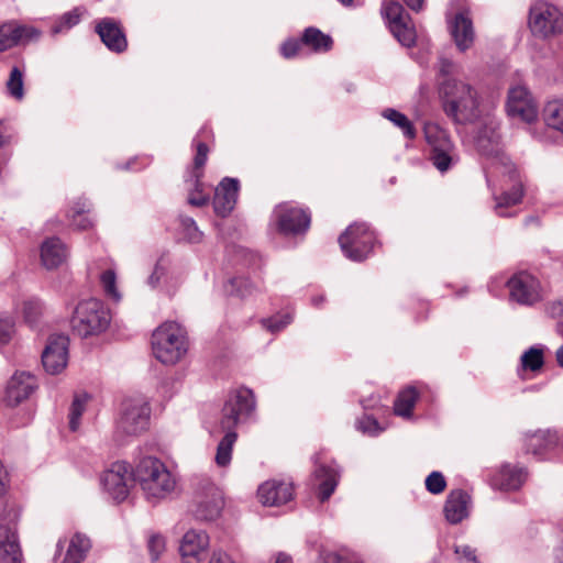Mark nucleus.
<instances>
[{
  "label": "nucleus",
  "instance_id": "obj_60",
  "mask_svg": "<svg viewBox=\"0 0 563 563\" xmlns=\"http://www.w3.org/2000/svg\"><path fill=\"white\" fill-rule=\"evenodd\" d=\"M405 4L415 12H420L424 8L426 0H402Z\"/></svg>",
  "mask_w": 563,
  "mask_h": 563
},
{
  "label": "nucleus",
  "instance_id": "obj_23",
  "mask_svg": "<svg viewBox=\"0 0 563 563\" xmlns=\"http://www.w3.org/2000/svg\"><path fill=\"white\" fill-rule=\"evenodd\" d=\"M0 563H21L18 538L9 525H0Z\"/></svg>",
  "mask_w": 563,
  "mask_h": 563
},
{
  "label": "nucleus",
  "instance_id": "obj_6",
  "mask_svg": "<svg viewBox=\"0 0 563 563\" xmlns=\"http://www.w3.org/2000/svg\"><path fill=\"white\" fill-rule=\"evenodd\" d=\"M224 507L222 492L210 481L197 483L190 506L194 517L203 522L217 520Z\"/></svg>",
  "mask_w": 563,
  "mask_h": 563
},
{
  "label": "nucleus",
  "instance_id": "obj_19",
  "mask_svg": "<svg viewBox=\"0 0 563 563\" xmlns=\"http://www.w3.org/2000/svg\"><path fill=\"white\" fill-rule=\"evenodd\" d=\"M257 496L264 506L279 507L292 499L294 487L291 483L272 479L258 487Z\"/></svg>",
  "mask_w": 563,
  "mask_h": 563
},
{
  "label": "nucleus",
  "instance_id": "obj_44",
  "mask_svg": "<svg viewBox=\"0 0 563 563\" xmlns=\"http://www.w3.org/2000/svg\"><path fill=\"white\" fill-rule=\"evenodd\" d=\"M85 203H76L71 209V213L69 218L71 219V224L78 230H88L92 227L91 220L85 214L86 213Z\"/></svg>",
  "mask_w": 563,
  "mask_h": 563
},
{
  "label": "nucleus",
  "instance_id": "obj_8",
  "mask_svg": "<svg viewBox=\"0 0 563 563\" xmlns=\"http://www.w3.org/2000/svg\"><path fill=\"white\" fill-rule=\"evenodd\" d=\"M376 238L364 223L351 224L340 236L339 244L344 255L354 262H362L371 254Z\"/></svg>",
  "mask_w": 563,
  "mask_h": 563
},
{
  "label": "nucleus",
  "instance_id": "obj_45",
  "mask_svg": "<svg viewBox=\"0 0 563 563\" xmlns=\"http://www.w3.org/2000/svg\"><path fill=\"white\" fill-rule=\"evenodd\" d=\"M15 27L18 29L15 35L18 37V45L27 44L32 41H37L41 36V31L34 26L20 24L19 22L15 21Z\"/></svg>",
  "mask_w": 563,
  "mask_h": 563
},
{
  "label": "nucleus",
  "instance_id": "obj_26",
  "mask_svg": "<svg viewBox=\"0 0 563 563\" xmlns=\"http://www.w3.org/2000/svg\"><path fill=\"white\" fill-rule=\"evenodd\" d=\"M509 178L514 181L511 189L506 190L499 196L495 197V210L499 217L507 216L505 212H503V209L520 203L523 198V186L521 181L518 180V173L515 168L509 169Z\"/></svg>",
  "mask_w": 563,
  "mask_h": 563
},
{
  "label": "nucleus",
  "instance_id": "obj_13",
  "mask_svg": "<svg viewBox=\"0 0 563 563\" xmlns=\"http://www.w3.org/2000/svg\"><path fill=\"white\" fill-rule=\"evenodd\" d=\"M133 478V472L130 471L125 462H115L111 467L103 472L101 483L108 494L117 501H122L129 494V482Z\"/></svg>",
  "mask_w": 563,
  "mask_h": 563
},
{
  "label": "nucleus",
  "instance_id": "obj_18",
  "mask_svg": "<svg viewBox=\"0 0 563 563\" xmlns=\"http://www.w3.org/2000/svg\"><path fill=\"white\" fill-rule=\"evenodd\" d=\"M106 47L117 54L128 48V40L120 22L111 18L101 19L95 27Z\"/></svg>",
  "mask_w": 563,
  "mask_h": 563
},
{
  "label": "nucleus",
  "instance_id": "obj_63",
  "mask_svg": "<svg viewBox=\"0 0 563 563\" xmlns=\"http://www.w3.org/2000/svg\"><path fill=\"white\" fill-rule=\"evenodd\" d=\"M555 356L558 364L563 367V345L556 351Z\"/></svg>",
  "mask_w": 563,
  "mask_h": 563
},
{
  "label": "nucleus",
  "instance_id": "obj_4",
  "mask_svg": "<svg viewBox=\"0 0 563 563\" xmlns=\"http://www.w3.org/2000/svg\"><path fill=\"white\" fill-rule=\"evenodd\" d=\"M151 407L141 397L124 399L121 405L120 417L117 421L114 439L118 443H124L129 438L137 437L150 424Z\"/></svg>",
  "mask_w": 563,
  "mask_h": 563
},
{
  "label": "nucleus",
  "instance_id": "obj_30",
  "mask_svg": "<svg viewBox=\"0 0 563 563\" xmlns=\"http://www.w3.org/2000/svg\"><path fill=\"white\" fill-rule=\"evenodd\" d=\"M301 43L317 53L329 52L333 46L332 37L313 26H309L303 31Z\"/></svg>",
  "mask_w": 563,
  "mask_h": 563
},
{
  "label": "nucleus",
  "instance_id": "obj_16",
  "mask_svg": "<svg viewBox=\"0 0 563 563\" xmlns=\"http://www.w3.org/2000/svg\"><path fill=\"white\" fill-rule=\"evenodd\" d=\"M277 228L284 234H299L308 230L310 214L300 208L282 203L276 207Z\"/></svg>",
  "mask_w": 563,
  "mask_h": 563
},
{
  "label": "nucleus",
  "instance_id": "obj_1",
  "mask_svg": "<svg viewBox=\"0 0 563 563\" xmlns=\"http://www.w3.org/2000/svg\"><path fill=\"white\" fill-rule=\"evenodd\" d=\"M440 97L445 114L455 124L474 122L479 117V97L470 84L449 78L441 84Z\"/></svg>",
  "mask_w": 563,
  "mask_h": 563
},
{
  "label": "nucleus",
  "instance_id": "obj_42",
  "mask_svg": "<svg viewBox=\"0 0 563 563\" xmlns=\"http://www.w3.org/2000/svg\"><path fill=\"white\" fill-rule=\"evenodd\" d=\"M499 136L494 134L492 136L486 135V131L479 133L476 139L477 150L486 156H494L498 154Z\"/></svg>",
  "mask_w": 563,
  "mask_h": 563
},
{
  "label": "nucleus",
  "instance_id": "obj_48",
  "mask_svg": "<svg viewBox=\"0 0 563 563\" xmlns=\"http://www.w3.org/2000/svg\"><path fill=\"white\" fill-rule=\"evenodd\" d=\"M188 183H190V186L192 189L190 190L188 195V203L194 207H203L209 202V197L203 194V184L200 180V186L197 188L192 181L191 177L187 179Z\"/></svg>",
  "mask_w": 563,
  "mask_h": 563
},
{
  "label": "nucleus",
  "instance_id": "obj_17",
  "mask_svg": "<svg viewBox=\"0 0 563 563\" xmlns=\"http://www.w3.org/2000/svg\"><path fill=\"white\" fill-rule=\"evenodd\" d=\"M507 112L511 118L531 123L537 119V107L525 86H516L508 92Z\"/></svg>",
  "mask_w": 563,
  "mask_h": 563
},
{
  "label": "nucleus",
  "instance_id": "obj_29",
  "mask_svg": "<svg viewBox=\"0 0 563 563\" xmlns=\"http://www.w3.org/2000/svg\"><path fill=\"white\" fill-rule=\"evenodd\" d=\"M525 479L526 473L523 470H517L507 465L493 478V486L501 490H515L522 485Z\"/></svg>",
  "mask_w": 563,
  "mask_h": 563
},
{
  "label": "nucleus",
  "instance_id": "obj_64",
  "mask_svg": "<svg viewBox=\"0 0 563 563\" xmlns=\"http://www.w3.org/2000/svg\"><path fill=\"white\" fill-rule=\"evenodd\" d=\"M555 556L560 561V563H563V545L556 549Z\"/></svg>",
  "mask_w": 563,
  "mask_h": 563
},
{
  "label": "nucleus",
  "instance_id": "obj_22",
  "mask_svg": "<svg viewBox=\"0 0 563 563\" xmlns=\"http://www.w3.org/2000/svg\"><path fill=\"white\" fill-rule=\"evenodd\" d=\"M470 495L463 489L451 490L444 503V516L451 525H457L468 516Z\"/></svg>",
  "mask_w": 563,
  "mask_h": 563
},
{
  "label": "nucleus",
  "instance_id": "obj_37",
  "mask_svg": "<svg viewBox=\"0 0 563 563\" xmlns=\"http://www.w3.org/2000/svg\"><path fill=\"white\" fill-rule=\"evenodd\" d=\"M209 147L206 143L200 142L197 144V153L194 158V167L190 172L191 181L198 188L200 186V179L203 176V166L207 162Z\"/></svg>",
  "mask_w": 563,
  "mask_h": 563
},
{
  "label": "nucleus",
  "instance_id": "obj_51",
  "mask_svg": "<svg viewBox=\"0 0 563 563\" xmlns=\"http://www.w3.org/2000/svg\"><path fill=\"white\" fill-rule=\"evenodd\" d=\"M147 548L152 561L158 560L159 555L165 550V540L161 534H152L148 539Z\"/></svg>",
  "mask_w": 563,
  "mask_h": 563
},
{
  "label": "nucleus",
  "instance_id": "obj_33",
  "mask_svg": "<svg viewBox=\"0 0 563 563\" xmlns=\"http://www.w3.org/2000/svg\"><path fill=\"white\" fill-rule=\"evenodd\" d=\"M225 432L217 446L216 463L218 466L224 467L231 462V454L234 443L236 442L238 434L234 429H221Z\"/></svg>",
  "mask_w": 563,
  "mask_h": 563
},
{
  "label": "nucleus",
  "instance_id": "obj_3",
  "mask_svg": "<svg viewBox=\"0 0 563 563\" xmlns=\"http://www.w3.org/2000/svg\"><path fill=\"white\" fill-rule=\"evenodd\" d=\"M152 349L161 363L176 364L188 350L186 330L176 322L163 323L152 334Z\"/></svg>",
  "mask_w": 563,
  "mask_h": 563
},
{
  "label": "nucleus",
  "instance_id": "obj_31",
  "mask_svg": "<svg viewBox=\"0 0 563 563\" xmlns=\"http://www.w3.org/2000/svg\"><path fill=\"white\" fill-rule=\"evenodd\" d=\"M419 398V393L415 387H407L401 390L395 402L394 411L397 416L409 418L412 415L413 407Z\"/></svg>",
  "mask_w": 563,
  "mask_h": 563
},
{
  "label": "nucleus",
  "instance_id": "obj_46",
  "mask_svg": "<svg viewBox=\"0 0 563 563\" xmlns=\"http://www.w3.org/2000/svg\"><path fill=\"white\" fill-rule=\"evenodd\" d=\"M291 316L289 313H286L271 317L267 319H262L261 323L269 332L277 333L285 329L291 322Z\"/></svg>",
  "mask_w": 563,
  "mask_h": 563
},
{
  "label": "nucleus",
  "instance_id": "obj_54",
  "mask_svg": "<svg viewBox=\"0 0 563 563\" xmlns=\"http://www.w3.org/2000/svg\"><path fill=\"white\" fill-rule=\"evenodd\" d=\"M301 45V38H289L282 44L280 53L285 58H292L299 53Z\"/></svg>",
  "mask_w": 563,
  "mask_h": 563
},
{
  "label": "nucleus",
  "instance_id": "obj_9",
  "mask_svg": "<svg viewBox=\"0 0 563 563\" xmlns=\"http://www.w3.org/2000/svg\"><path fill=\"white\" fill-rule=\"evenodd\" d=\"M382 15L396 40L405 47L416 44L417 33L410 14L398 1H387L382 7Z\"/></svg>",
  "mask_w": 563,
  "mask_h": 563
},
{
  "label": "nucleus",
  "instance_id": "obj_53",
  "mask_svg": "<svg viewBox=\"0 0 563 563\" xmlns=\"http://www.w3.org/2000/svg\"><path fill=\"white\" fill-rule=\"evenodd\" d=\"M356 426L364 433L376 434L380 431L378 421L371 416H364L358 419Z\"/></svg>",
  "mask_w": 563,
  "mask_h": 563
},
{
  "label": "nucleus",
  "instance_id": "obj_55",
  "mask_svg": "<svg viewBox=\"0 0 563 563\" xmlns=\"http://www.w3.org/2000/svg\"><path fill=\"white\" fill-rule=\"evenodd\" d=\"M454 553L459 556V560L464 563H478L476 552L470 545H456Z\"/></svg>",
  "mask_w": 563,
  "mask_h": 563
},
{
  "label": "nucleus",
  "instance_id": "obj_61",
  "mask_svg": "<svg viewBox=\"0 0 563 563\" xmlns=\"http://www.w3.org/2000/svg\"><path fill=\"white\" fill-rule=\"evenodd\" d=\"M209 563H234L231 558L225 553H214Z\"/></svg>",
  "mask_w": 563,
  "mask_h": 563
},
{
  "label": "nucleus",
  "instance_id": "obj_28",
  "mask_svg": "<svg viewBox=\"0 0 563 563\" xmlns=\"http://www.w3.org/2000/svg\"><path fill=\"white\" fill-rule=\"evenodd\" d=\"M314 476L320 481L318 498L323 503L334 493L338 486L339 473L334 468L321 464L316 468Z\"/></svg>",
  "mask_w": 563,
  "mask_h": 563
},
{
  "label": "nucleus",
  "instance_id": "obj_10",
  "mask_svg": "<svg viewBox=\"0 0 563 563\" xmlns=\"http://www.w3.org/2000/svg\"><path fill=\"white\" fill-rule=\"evenodd\" d=\"M255 409V398L251 389L240 388L225 401L220 420L221 429H235L241 419L249 417Z\"/></svg>",
  "mask_w": 563,
  "mask_h": 563
},
{
  "label": "nucleus",
  "instance_id": "obj_52",
  "mask_svg": "<svg viewBox=\"0 0 563 563\" xmlns=\"http://www.w3.org/2000/svg\"><path fill=\"white\" fill-rule=\"evenodd\" d=\"M41 305L37 301L24 302L23 314L27 323L34 324L41 316Z\"/></svg>",
  "mask_w": 563,
  "mask_h": 563
},
{
  "label": "nucleus",
  "instance_id": "obj_15",
  "mask_svg": "<svg viewBox=\"0 0 563 563\" xmlns=\"http://www.w3.org/2000/svg\"><path fill=\"white\" fill-rule=\"evenodd\" d=\"M37 386V380L31 373L15 372L7 383L3 401L10 407H16L26 400Z\"/></svg>",
  "mask_w": 563,
  "mask_h": 563
},
{
  "label": "nucleus",
  "instance_id": "obj_24",
  "mask_svg": "<svg viewBox=\"0 0 563 563\" xmlns=\"http://www.w3.org/2000/svg\"><path fill=\"white\" fill-rule=\"evenodd\" d=\"M451 35L460 51L467 49L474 42V30L472 20L466 13L460 12L455 15L451 26Z\"/></svg>",
  "mask_w": 563,
  "mask_h": 563
},
{
  "label": "nucleus",
  "instance_id": "obj_7",
  "mask_svg": "<svg viewBox=\"0 0 563 563\" xmlns=\"http://www.w3.org/2000/svg\"><path fill=\"white\" fill-rule=\"evenodd\" d=\"M529 27L540 38H550L563 32V13L547 1H536L529 10Z\"/></svg>",
  "mask_w": 563,
  "mask_h": 563
},
{
  "label": "nucleus",
  "instance_id": "obj_11",
  "mask_svg": "<svg viewBox=\"0 0 563 563\" xmlns=\"http://www.w3.org/2000/svg\"><path fill=\"white\" fill-rule=\"evenodd\" d=\"M426 137L431 147L430 161L440 172H446L451 167L455 150L448 132L434 126L426 131Z\"/></svg>",
  "mask_w": 563,
  "mask_h": 563
},
{
  "label": "nucleus",
  "instance_id": "obj_47",
  "mask_svg": "<svg viewBox=\"0 0 563 563\" xmlns=\"http://www.w3.org/2000/svg\"><path fill=\"white\" fill-rule=\"evenodd\" d=\"M446 487V481L442 473L432 472L426 478V488L429 493L438 495L441 494Z\"/></svg>",
  "mask_w": 563,
  "mask_h": 563
},
{
  "label": "nucleus",
  "instance_id": "obj_36",
  "mask_svg": "<svg viewBox=\"0 0 563 563\" xmlns=\"http://www.w3.org/2000/svg\"><path fill=\"white\" fill-rule=\"evenodd\" d=\"M543 117L548 126L563 133V102H549L543 110Z\"/></svg>",
  "mask_w": 563,
  "mask_h": 563
},
{
  "label": "nucleus",
  "instance_id": "obj_32",
  "mask_svg": "<svg viewBox=\"0 0 563 563\" xmlns=\"http://www.w3.org/2000/svg\"><path fill=\"white\" fill-rule=\"evenodd\" d=\"M89 549L90 540L84 534L76 533L69 542L63 563H80Z\"/></svg>",
  "mask_w": 563,
  "mask_h": 563
},
{
  "label": "nucleus",
  "instance_id": "obj_39",
  "mask_svg": "<svg viewBox=\"0 0 563 563\" xmlns=\"http://www.w3.org/2000/svg\"><path fill=\"white\" fill-rule=\"evenodd\" d=\"M90 399L88 394L76 395L69 411V429L77 431L79 428L80 417L82 416L86 404Z\"/></svg>",
  "mask_w": 563,
  "mask_h": 563
},
{
  "label": "nucleus",
  "instance_id": "obj_41",
  "mask_svg": "<svg viewBox=\"0 0 563 563\" xmlns=\"http://www.w3.org/2000/svg\"><path fill=\"white\" fill-rule=\"evenodd\" d=\"M15 21L0 25V53L18 45Z\"/></svg>",
  "mask_w": 563,
  "mask_h": 563
},
{
  "label": "nucleus",
  "instance_id": "obj_57",
  "mask_svg": "<svg viewBox=\"0 0 563 563\" xmlns=\"http://www.w3.org/2000/svg\"><path fill=\"white\" fill-rule=\"evenodd\" d=\"M547 311L551 318L562 319L563 318V300H559V301L549 303Z\"/></svg>",
  "mask_w": 563,
  "mask_h": 563
},
{
  "label": "nucleus",
  "instance_id": "obj_21",
  "mask_svg": "<svg viewBox=\"0 0 563 563\" xmlns=\"http://www.w3.org/2000/svg\"><path fill=\"white\" fill-rule=\"evenodd\" d=\"M208 547V536L205 532L190 530L183 537L179 552L184 563H200Z\"/></svg>",
  "mask_w": 563,
  "mask_h": 563
},
{
  "label": "nucleus",
  "instance_id": "obj_43",
  "mask_svg": "<svg viewBox=\"0 0 563 563\" xmlns=\"http://www.w3.org/2000/svg\"><path fill=\"white\" fill-rule=\"evenodd\" d=\"M7 89L9 93L16 100H21L24 97L23 73L16 66L11 69L9 79L7 81Z\"/></svg>",
  "mask_w": 563,
  "mask_h": 563
},
{
  "label": "nucleus",
  "instance_id": "obj_49",
  "mask_svg": "<svg viewBox=\"0 0 563 563\" xmlns=\"http://www.w3.org/2000/svg\"><path fill=\"white\" fill-rule=\"evenodd\" d=\"M101 284L108 296L115 300L120 299V295L115 287V274L113 271L108 269L101 274Z\"/></svg>",
  "mask_w": 563,
  "mask_h": 563
},
{
  "label": "nucleus",
  "instance_id": "obj_20",
  "mask_svg": "<svg viewBox=\"0 0 563 563\" xmlns=\"http://www.w3.org/2000/svg\"><path fill=\"white\" fill-rule=\"evenodd\" d=\"M239 188L236 178L225 177L220 181L213 197V209L218 216L225 218L231 213L238 200Z\"/></svg>",
  "mask_w": 563,
  "mask_h": 563
},
{
  "label": "nucleus",
  "instance_id": "obj_62",
  "mask_svg": "<svg viewBox=\"0 0 563 563\" xmlns=\"http://www.w3.org/2000/svg\"><path fill=\"white\" fill-rule=\"evenodd\" d=\"M275 563H292V560L289 555L285 554V553H279L277 555V559H276V562Z\"/></svg>",
  "mask_w": 563,
  "mask_h": 563
},
{
  "label": "nucleus",
  "instance_id": "obj_14",
  "mask_svg": "<svg viewBox=\"0 0 563 563\" xmlns=\"http://www.w3.org/2000/svg\"><path fill=\"white\" fill-rule=\"evenodd\" d=\"M69 339L64 334H52L42 353V364L52 375L60 373L68 362Z\"/></svg>",
  "mask_w": 563,
  "mask_h": 563
},
{
  "label": "nucleus",
  "instance_id": "obj_56",
  "mask_svg": "<svg viewBox=\"0 0 563 563\" xmlns=\"http://www.w3.org/2000/svg\"><path fill=\"white\" fill-rule=\"evenodd\" d=\"M14 323L12 319H0V344H5L10 341L13 333Z\"/></svg>",
  "mask_w": 563,
  "mask_h": 563
},
{
  "label": "nucleus",
  "instance_id": "obj_12",
  "mask_svg": "<svg viewBox=\"0 0 563 563\" xmlns=\"http://www.w3.org/2000/svg\"><path fill=\"white\" fill-rule=\"evenodd\" d=\"M507 286L510 298L519 305L532 306L542 299L539 280L527 272L515 274Z\"/></svg>",
  "mask_w": 563,
  "mask_h": 563
},
{
  "label": "nucleus",
  "instance_id": "obj_59",
  "mask_svg": "<svg viewBox=\"0 0 563 563\" xmlns=\"http://www.w3.org/2000/svg\"><path fill=\"white\" fill-rule=\"evenodd\" d=\"M164 273H165L164 268L157 263L156 266H155L154 272L148 277V283L152 286H156L158 284V282H159L161 277L164 275Z\"/></svg>",
  "mask_w": 563,
  "mask_h": 563
},
{
  "label": "nucleus",
  "instance_id": "obj_38",
  "mask_svg": "<svg viewBox=\"0 0 563 563\" xmlns=\"http://www.w3.org/2000/svg\"><path fill=\"white\" fill-rule=\"evenodd\" d=\"M520 361L525 371L538 372L544 364L543 351L532 346L521 355Z\"/></svg>",
  "mask_w": 563,
  "mask_h": 563
},
{
  "label": "nucleus",
  "instance_id": "obj_2",
  "mask_svg": "<svg viewBox=\"0 0 563 563\" xmlns=\"http://www.w3.org/2000/svg\"><path fill=\"white\" fill-rule=\"evenodd\" d=\"M133 481L137 482L146 498L162 499L170 494L176 485L175 478L156 457H143L133 471Z\"/></svg>",
  "mask_w": 563,
  "mask_h": 563
},
{
  "label": "nucleus",
  "instance_id": "obj_58",
  "mask_svg": "<svg viewBox=\"0 0 563 563\" xmlns=\"http://www.w3.org/2000/svg\"><path fill=\"white\" fill-rule=\"evenodd\" d=\"M9 475L0 461V496L4 495L8 490Z\"/></svg>",
  "mask_w": 563,
  "mask_h": 563
},
{
  "label": "nucleus",
  "instance_id": "obj_35",
  "mask_svg": "<svg viewBox=\"0 0 563 563\" xmlns=\"http://www.w3.org/2000/svg\"><path fill=\"white\" fill-rule=\"evenodd\" d=\"M382 115L401 129L404 135L412 140L416 137V129L411 121L401 112L393 108H387L383 111Z\"/></svg>",
  "mask_w": 563,
  "mask_h": 563
},
{
  "label": "nucleus",
  "instance_id": "obj_40",
  "mask_svg": "<svg viewBox=\"0 0 563 563\" xmlns=\"http://www.w3.org/2000/svg\"><path fill=\"white\" fill-rule=\"evenodd\" d=\"M81 12L78 8L64 13L58 20L54 22L52 25V33L58 34L65 30H69L70 27L77 25L80 21Z\"/></svg>",
  "mask_w": 563,
  "mask_h": 563
},
{
  "label": "nucleus",
  "instance_id": "obj_5",
  "mask_svg": "<svg viewBox=\"0 0 563 563\" xmlns=\"http://www.w3.org/2000/svg\"><path fill=\"white\" fill-rule=\"evenodd\" d=\"M110 323V317L103 303L95 298L84 300L76 307L71 319L73 331L81 338L98 335Z\"/></svg>",
  "mask_w": 563,
  "mask_h": 563
},
{
  "label": "nucleus",
  "instance_id": "obj_27",
  "mask_svg": "<svg viewBox=\"0 0 563 563\" xmlns=\"http://www.w3.org/2000/svg\"><path fill=\"white\" fill-rule=\"evenodd\" d=\"M559 435L550 430H538L533 433L526 434L525 446L527 453L540 455L543 452L558 445Z\"/></svg>",
  "mask_w": 563,
  "mask_h": 563
},
{
  "label": "nucleus",
  "instance_id": "obj_25",
  "mask_svg": "<svg viewBox=\"0 0 563 563\" xmlns=\"http://www.w3.org/2000/svg\"><path fill=\"white\" fill-rule=\"evenodd\" d=\"M66 257L67 249L59 238H49L42 243L41 260L47 269L58 267Z\"/></svg>",
  "mask_w": 563,
  "mask_h": 563
},
{
  "label": "nucleus",
  "instance_id": "obj_50",
  "mask_svg": "<svg viewBox=\"0 0 563 563\" xmlns=\"http://www.w3.org/2000/svg\"><path fill=\"white\" fill-rule=\"evenodd\" d=\"M180 222L187 239L190 242H199L201 239V232H199L194 219L189 217H181Z\"/></svg>",
  "mask_w": 563,
  "mask_h": 563
},
{
  "label": "nucleus",
  "instance_id": "obj_34",
  "mask_svg": "<svg viewBox=\"0 0 563 563\" xmlns=\"http://www.w3.org/2000/svg\"><path fill=\"white\" fill-rule=\"evenodd\" d=\"M224 291L228 296L245 298L255 291V286L246 277L230 278L224 285Z\"/></svg>",
  "mask_w": 563,
  "mask_h": 563
}]
</instances>
